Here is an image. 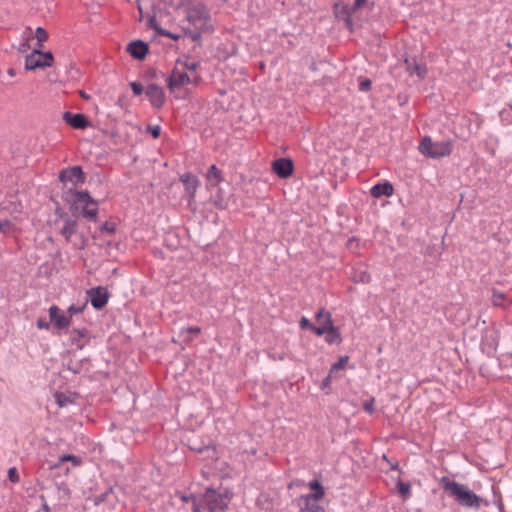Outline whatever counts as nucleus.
Segmentation results:
<instances>
[{
    "mask_svg": "<svg viewBox=\"0 0 512 512\" xmlns=\"http://www.w3.org/2000/svg\"><path fill=\"white\" fill-rule=\"evenodd\" d=\"M299 324H300V327L302 329H309V330H311V328L313 326V324L307 318H305V317L301 318Z\"/></svg>",
    "mask_w": 512,
    "mask_h": 512,
    "instance_id": "obj_45",
    "label": "nucleus"
},
{
    "mask_svg": "<svg viewBox=\"0 0 512 512\" xmlns=\"http://www.w3.org/2000/svg\"><path fill=\"white\" fill-rule=\"evenodd\" d=\"M48 37V33L44 28L37 27L35 31V38L37 40L35 49H42L44 47V42L48 40Z\"/></svg>",
    "mask_w": 512,
    "mask_h": 512,
    "instance_id": "obj_25",
    "label": "nucleus"
},
{
    "mask_svg": "<svg viewBox=\"0 0 512 512\" xmlns=\"http://www.w3.org/2000/svg\"><path fill=\"white\" fill-rule=\"evenodd\" d=\"M309 488L314 490V493L301 495L299 497V500H307V501L309 499L321 500L324 497V495H325L324 488L318 480L311 481L309 483Z\"/></svg>",
    "mask_w": 512,
    "mask_h": 512,
    "instance_id": "obj_19",
    "label": "nucleus"
},
{
    "mask_svg": "<svg viewBox=\"0 0 512 512\" xmlns=\"http://www.w3.org/2000/svg\"><path fill=\"white\" fill-rule=\"evenodd\" d=\"M331 377H332V374L329 373L328 376L323 379L322 384H321L322 389H325L326 387H328L330 385Z\"/></svg>",
    "mask_w": 512,
    "mask_h": 512,
    "instance_id": "obj_52",
    "label": "nucleus"
},
{
    "mask_svg": "<svg viewBox=\"0 0 512 512\" xmlns=\"http://www.w3.org/2000/svg\"><path fill=\"white\" fill-rule=\"evenodd\" d=\"M86 245V239L82 237L81 245L78 247L79 249H83Z\"/></svg>",
    "mask_w": 512,
    "mask_h": 512,
    "instance_id": "obj_56",
    "label": "nucleus"
},
{
    "mask_svg": "<svg viewBox=\"0 0 512 512\" xmlns=\"http://www.w3.org/2000/svg\"><path fill=\"white\" fill-rule=\"evenodd\" d=\"M150 73H151V75H152L153 77H155V76H156V71H155V70H151V71H150Z\"/></svg>",
    "mask_w": 512,
    "mask_h": 512,
    "instance_id": "obj_59",
    "label": "nucleus"
},
{
    "mask_svg": "<svg viewBox=\"0 0 512 512\" xmlns=\"http://www.w3.org/2000/svg\"><path fill=\"white\" fill-rule=\"evenodd\" d=\"M370 280H371V276L366 271H362L359 274L355 273L353 276L354 282L369 283Z\"/></svg>",
    "mask_w": 512,
    "mask_h": 512,
    "instance_id": "obj_32",
    "label": "nucleus"
},
{
    "mask_svg": "<svg viewBox=\"0 0 512 512\" xmlns=\"http://www.w3.org/2000/svg\"><path fill=\"white\" fill-rule=\"evenodd\" d=\"M56 486H57L58 492L60 494V496H59L60 499H63V500L70 499L71 491L65 482H61V483L57 484Z\"/></svg>",
    "mask_w": 512,
    "mask_h": 512,
    "instance_id": "obj_30",
    "label": "nucleus"
},
{
    "mask_svg": "<svg viewBox=\"0 0 512 512\" xmlns=\"http://www.w3.org/2000/svg\"><path fill=\"white\" fill-rule=\"evenodd\" d=\"M272 171L282 179L288 178L293 174L294 164L290 158H279L272 162Z\"/></svg>",
    "mask_w": 512,
    "mask_h": 512,
    "instance_id": "obj_12",
    "label": "nucleus"
},
{
    "mask_svg": "<svg viewBox=\"0 0 512 512\" xmlns=\"http://www.w3.org/2000/svg\"><path fill=\"white\" fill-rule=\"evenodd\" d=\"M55 399H56V402L57 404L60 406V407H64L67 402L69 401L68 397H66L63 393L61 392H57L55 393Z\"/></svg>",
    "mask_w": 512,
    "mask_h": 512,
    "instance_id": "obj_38",
    "label": "nucleus"
},
{
    "mask_svg": "<svg viewBox=\"0 0 512 512\" xmlns=\"http://www.w3.org/2000/svg\"><path fill=\"white\" fill-rule=\"evenodd\" d=\"M349 357L348 356H342L340 359L334 363L330 369V374H332L334 371L339 369H344L345 365L348 362Z\"/></svg>",
    "mask_w": 512,
    "mask_h": 512,
    "instance_id": "obj_33",
    "label": "nucleus"
},
{
    "mask_svg": "<svg viewBox=\"0 0 512 512\" xmlns=\"http://www.w3.org/2000/svg\"><path fill=\"white\" fill-rule=\"evenodd\" d=\"M180 65L181 60H178L170 76L167 78V86L171 92H175L176 90L191 83V75L186 71L181 70Z\"/></svg>",
    "mask_w": 512,
    "mask_h": 512,
    "instance_id": "obj_7",
    "label": "nucleus"
},
{
    "mask_svg": "<svg viewBox=\"0 0 512 512\" xmlns=\"http://www.w3.org/2000/svg\"><path fill=\"white\" fill-rule=\"evenodd\" d=\"M56 214L64 221H67V217H70L66 212H64L61 208L56 209Z\"/></svg>",
    "mask_w": 512,
    "mask_h": 512,
    "instance_id": "obj_51",
    "label": "nucleus"
},
{
    "mask_svg": "<svg viewBox=\"0 0 512 512\" xmlns=\"http://www.w3.org/2000/svg\"><path fill=\"white\" fill-rule=\"evenodd\" d=\"M440 484L445 492L461 506L468 508H479L483 499L469 490L465 485L452 481L447 476L440 479Z\"/></svg>",
    "mask_w": 512,
    "mask_h": 512,
    "instance_id": "obj_2",
    "label": "nucleus"
},
{
    "mask_svg": "<svg viewBox=\"0 0 512 512\" xmlns=\"http://www.w3.org/2000/svg\"><path fill=\"white\" fill-rule=\"evenodd\" d=\"M181 182L185 186V191L189 197V202L195 197V193L199 186L198 178L192 173H185L180 177Z\"/></svg>",
    "mask_w": 512,
    "mask_h": 512,
    "instance_id": "obj_17",
    "label": "nucleus"
},
{
    "mask_svg": "<svg viewBox=\"0 0 512 512\" xmlns=\"http://www.w3.org/2000/svg\"><path fill=\"white\" fill-rule=\"evenodd\" d=\"M127 51L133 58L143 60L149 52V46L142 40H135L128 44Z\"/></svg>",
    "mask_w": 512,
    "mask_h": 512,
    "instance_id": "obj_16",
    "label": "nucleus"
},
{
    "mask_svg": "<svg viewBox=\"0 0 512 512\" xmlns=\"http://www.w3.org/2000/svg\"><path fill=\"white\" fill-rule=\"evenodd\" d=\"M182 500H183L184 502H187V501L189 500V498H188V497H186V496H183V497H182Z\"/></svg>",
    "mask_w": 512,
    "mask_h": 512,
    "instance_id": "obj_60",
    "label": "nucleus"
},
{
    "mask_svg": "<svg viewBox=\"0 0 512 512\" xmlns=\"http://www.w3.org/2000/svg\"><path fill=\"white\" fill-rule=\"evenodd\" d=\"M329 328V324H326L325 321L323 322V325L320 326H312L311 330L318 336H321L325 333H327Z\"/></svg>",
    "mask_w": 512,
    "mask_h": 512,
    "instance_id": "obj_35",
    "label": "nucleus"
},
{
    "mask_svg": "<svg viewBox=\"0 0 512 512\" xmlns=\"http://www.w3.org/2000/svg\"><path fill=\"white\" fill-rule=\"evenodd\" d=\"M382 459L384 461H386L387 463H390V460L388 459V457L385 454L382 456Z\"/></svg>",
    "mask_w": 512,
    "mask_h": 512,
    "instance_id": "obj_58",
    "label": "nucleus"
},
{
    "mask_svg": "<svg viewBox=\"0 0 512 512\" xmlns=\"http://www.w3.org/2000/svg\"><path fill=\"white\" fill-rule=\"evenodd\" d=\"M71 461L74 466H79L81 464V459L75 455L72 454H65L59 457L58 463L51 466V468H57L60 466L61 463Z\"/></svg>",
    "mask_w": 512,
    "mask_h": 512,
    "instance_id": "obj_28",
    "label": "nucleus"
},
{
    "mask_svg": "<svg viewBox=\"0 0 512 512\" xmlns=\"http://www.w3.org/2000/svg\"><path fill=\"white\" fill-rule=\"evenodd\" d=\"M149 26H150L151 28H153V29H154L155 31H157V32H158V29H162L161 27H159V25H158L157 20H156V18H155V17H151V18L149 19Z\"/></svg>",
    "mask_w": 512,
    "mask_h": 512,
    "instance_id": "obj_50",
    "label": "nucleus"
},
{
    "mask_svg": "<svg viewBox=\"0 0 512 512\" xmlns=\"http://www.w3.org/2000/svg\"><path fill=\"white\" fill-rule=\"evenodd\" d=\"M184 331L187 332V333L200 334L201 333V328L198 327V326H192V327L184 328L183 332Z\"/></svg>",
    "mask_w": 512,
    "mask_h": 512,
    "instance_id": "obj_47",
    "label": "nucleus"
},
{
    "mask_svg": "<svg viewBox=\"0 0 512 512\" xmlns=\"http://www.w3.org/2000/svg\"><path fill=\"white\" fill-rule=\"evenodd\" d=\"M87 295L95 309H102L109 300V292L107 288L98 286L87 290Z\"/></svg>",
    "mask_w": 512,
    "mask_h": 512,
    "instance_id": "obj_10",
    "label": "nucleus"
},
{
    "mask_svg": "<svg viewBox=\"0 0 512 512\" xmlns=\"http://www.w3.org/2000/svg\"><path fill=\"white\" fill-rule=\"evenodd\" d=\"M100 231L102 233H107V234H113L115 233L116 231V226L114 223H110V222H105L101 227H100Z\"/></svg>",
    "mask_w": 512,
    "mask_h": 512,
    "instance_id": "obj_36",
    "label": "nucleus"
},
{
    "mask_svg": "<svg viewBox=\"0 0 512 512\" xmlns=\"http://www.w3.org/2000/svg\"><path fill=\"white\" fill-rule=\"evenodd\" d=\"M85 179V173L80 166H73L63 169L59 174V180L63 184L68 182H71L74 185L82 184L85 182Z\"/></svg>",
    "mask_w": 512,
    "mask_h": 512,
    "instance_id": "obj_9",
    "label": "nucleus"
},
{
    "mask_svg": "<svg viewBox=\"0 0 512 512\" xmlns=\"http://www.w3.org/2000/svg\"><path fill=\"white\" fill-rule=\"evenodd\" d=\"M80 96H81L83 99H86V100L90 99V96H89V95H87L84 91H80Z\"/></svg>",
    "mask_w": 512,
    "mask_h": 512,
    "instance_id": "obj_55",
    "label": "nucleus"
},
{
    "mask_svg": "<svg viewBox=\"0 0 512 512\" xmlns=\"http://www.w3.org/2000/svg\"><path fill=\"white\" fill-rule=\"evenodd\" d=\"M367 0H354V4L352 6V9L356 12L358 9H360Z\"/></svg>",
    "mask_w": 512,
    "mask_h": 512,
    "instance_id": "obj_49",
    "label": "nucleus"
},
{
    "mask_svg": "<svg viewBox=\"0 0 512 512\" xmlns=\"http://www.w3.org/2000/svg\"><path fill=\"white\" fill-rule=\"evenodd\" d=\"M54 57L51 52H42L41 49H34L25 59V69L35 70L37 68L51 67Z\"/></svg>",
    "mask_w": 512,
    "mask_h": 512,
    "instance_id": "obj_6",
    "label": "nucleus"
},
{
    "mask_svg": "<svg viewBox=\"0 0 512 512\" xmlns=\"http://www.w3.org/2000/svg\"><path fill=\"white\" fill-rule=\"evenodd\" d=\"M8 478L9 480L12 482V483H18L20 478H19V474H18V471L15 467H11L9 470H8Z\"/></svg>",
    "mask_w": 512,
    "mask_h": 512,
    "instance_id": "obj_37",
    "label": "nucleus"
},
{
    "mask_svg": "<svg viewBox=\"0 0 512 512\" xmlns=\"http://www.w3.org/2000/svg\"><path fill=\"white\" fill-rule=\"evenodd\" d=\"M355 11L352 9V6H348V5H343L341 7V10L339 12H337V15H341V17L344 19V21L346 22L347 26L349 28H351L352 26V19H351V16L352 14L354 13Z\"/></svg>",
    "mask_w": 512,
    "mask_h": 512,
    "instance_id": "obj_27",
    "label": "nucleus"
},
{
    "mask_svg": "<svg viewBox=\"0 0 512 512\" xmlns=\"http://www.w3.org/2000/svg\"><path fill=\"white\" fill-rule=\"evenodd\" d=\"M321 318H325V323L329 324L328 331L326 333L325 341L329 344L332 343H341V335L339 332V329L333 325L331 314L327 311H325L324 308H321L316 313V320L321 321Z\"/></svg>",
    "mask_w": 512,
    "mask_h": 512,
    "instance_id": "obj_8",
    "label": "nucleus"
},
{
    "mask_svg": "<svg viewBox=\"0 0 512 512\" xmlns=\"http://www.w3.org/2000/svg\"><path fill=\"white\" fill-rule=\"evenodd\" d=\"M191 498L193 500V512H203L205 510L204 506L202 507L194 497Z\"/></svg>",
    "mask_w": 512,
    "mask_h": 512,
    "instance_id": "obj_48",
    "label": "nucleus"
},
{
    "mask_svg": "<svg viewBox=\"0 0 512 512\" xmlns=\"http://www.w3.org/2000/svg\"><path fill=\"white\" fill-rule=\"evenodd\" d=\"M201 81V77L199 75L191 76V83L198 84Z\"/></svg>",
    "mask_w": 512,
    "mask_h": 512,
    "instance_id": "obj_53",
    "label": "nucleus"
},
{
    "mask_svg": "<svg viewBox=\"0 0 512 512\" xmlns=\"http://www.w3.org/2000/svg\"><path fill=\"white\" fill-rule=\"evenodd\" d=\"M300 511L301 512H325L323 506L317 503L318 500L309 499L307 500H299Z\"/></svg>",
    "mask_w": 512,
    "mask_h": 512,
    "instance_id": "obj_22",
    "label": "nucleus"
},
{
    "mask_svg": "<svg viewBox=\"0 0 512 512\" xmlns=\"http://www.w3.org/2000/svg\"><path fill=\"white\" fill-rule=\"evenodd\" d=\"M388 464L390 465L391 469H393V470H398L399 469L398 462H391L390 461V463H388Z\"/></svg>",
    "mask_w": 512,
    "mask_h": 512,
    "instance_id": "obj_54",
    "label": "nucleus"
},
{
    "mask_svg": "<svg viewBox=\"0 0 512 512\" xmlns=\"http://www.w3.org/2000/svg\"><path fill=\"white\" fill-rule=\"evenodd\" d=\"M83 360L70 359L67 363V369L73 374H79L82 371Z\"/></svg>",
    "mask_w": 512,
    "mask_h": 512,
    "instance_id": "obj_29",
    "label": "nucleus"
},
{
    "mask_svg": "<svg viewBox=\"0 0 512 512\" xmlns=\"http://www.w3.org/2000/svg\"><path fill=\"white\" fill-rule=\"evenodd\" d=\"M147 131L151 133V135L153 136V138H158L160 136V133H161V128L160 126H148L147 127Z\"/></svg>",
    "mask_w": 512,
    "mask_h": 512,
    "instance_id": "obj_43",
    "label": "nucleus"
},
{
    "mask_svg": "<svg viewBox=\"0 0 512 512\" xmlns=\"http://www.w3.org/2000/svg\"><path fill=\"white\" fill-rule=\"evenodd\" d=\"M64 200L70 203V210L74 214L80 207L82 208V215L91 221H96L97 218V202L90 196L88 191H73L70 189Z\"/></svg>",
    "mask_w": 512,
    "mask_h": 512,
    "instance_id": "obj_3",
    "label": "nucleus"
},
{
    "mask_svg": "<svg viewBox=\"0 0 512 512\" xmlns=\"http://www.w3.org/2000/svg\"><path fill=\"white\" fill-rule=\"evenodd\" d=\"M190 449L193 451H196L198 453H202L204 451H211L213 454H216L215 446H211V445H207V446L193 445V446H190Z\"/></svg>",
    "mask_w": 512,
    "mask_h": 512,
    "instance_id": "obj_34",
    "label": "nucleus"
},
{
    "mask_svg": "<svg viewBox=\"0 0 512 512\" xmlns=\"http://www.w3.org/2000/svg\"><path fill=\"white\" fill-rule=\"evenodd\" d=\"M207 180L213 185L216 186L220 182L223 181L222 172L216 165H211L207 172Z\"/></svg>",
    "mask_w": 512,
    "mask_h": 512,
    "instance_id": "obj_23",
    "label": "nucleus"
},
{
    "mask_svg": "<svg viewBox=\"0 0 512 512\" xmlns=\"http://www.w3.org/2000/svg\"><path fill=\"white\" fill-rule=\"evenodd\" d=\"M371 80L368 78L362 79L359 84L360 91H368L371 88Z\"/></svg>",
    "mask_w": 512,
    "mask_h": 512,
    "instance_id": "obj_42",
    "label": "nucleus"
},
{
    "mask_svg": "<svg viewBox=\"0 0 512 512\" xmlns=\"http://www.w3.org/2000/svg\"><path fill=\"white\" fill-rule=\"evenodd\" d=\"M229 502L230 498L226 493H219L211 488L203 495L204 509L208 512H225Z\"/></svg>",
    "mask_w": 512,
    "mask_h": 512,
    "instance_id": "obj_5",
    "label": "nucleus"
},
{
    "mask_svg": "<svg viewBox=\"0 0 512 512\" xmlns=\"http://www.w3.org/2000/svg\"><path fill=\"white\" fill-rule=\"evenodd\" d=\"M199 67V62L197 61H190V58L187 57L186 61H181L180 69L187 72V70L191 72H195L196 69Z\"/></svg>",
    "mask_w": 512,
    "mask_h": 512,
    "instance_id": "obj_31",
    "label": "nucleus"
},
{
    "mask_svg": "<svg viewBox=\"0 0 512 512\" xmlns=\"http://www.w3.org/2000/svg\"><path fill=\"white\" fill-rule=\"evenodd\" d=\"M60 312V308L56 305L49 308L50 323H52L57 329L68 328L71 323V317L65 316Z\"/></svg>",
    "mask_w": 512,
    "mask_h": 512,
    "instance_id": "obj_13",
    "label": "nucleus"
},
{
    "mask_svg": "<svg viewBox=\"0 0 512 512\" xmlns=\"http://www.w3.org/2000/svg\"><path fill=\"white\" fill-rule=\"evenodd\" d=\"M85 307H86V304H84L81 307H77L75 305L69 306V308H68L69 316L68 317H72V315L81 313L84 310Z\"/></svg>",
    "mask_w": 512,
    "mask_h": 512,
    "instance_id": "obj_40",
    "label": "nucleus"
},
{
    "mask_svg": "<svg viewBox=\"0 0 512 512\" xmlns=\"http://www.w3.org/2000/svg\"><path fill=\"white\" fill-rule=\"evenodd\" d=\"M158 34L162 35V36H166L168 38H171L173 40H178L180 38L179 35L177 34H174V33H171L165 29H158Z\"/></svg>",
    "mask_w": 512,
    "mask_h": 512,
    "instance_id": "obj_44",
    "label": "nucleus"
},
{
    "mask_svg": "<svg viewBox=\"0 0 512 512\" xmlns=\"http://www.w3.org/2000/svg\"><path fill=\"white\" fill-rule=\"evenodd\" d=\"M63 120L74 129H86L90 126V121L82 113L73 114L67 111L63 114Z\"/></svg>",
    "mask_w": 512,
    "mask_h": 512,
    "instance_id": "obj_14",
    "label": "nucleus"
},
{
    "mask_svg": "<svg viewBox=\"0 0 512 512\" xmlns=\"http://www.w3.org/2000/svg\"><path fill=\"white\" fill-rule=\"evenodd\" d=\"M78 223L76 220L71 217H67V221L64 223L63 228L60 231V234L64 236L66 242H70L72 235L77 233Z\"/></svg>",
    "mask_w": 512,
    "mask_h": 512,
    "instance_id": "obj_20",
    "label": "nucleus"
},
{
    "mask_svg": "<svg viewBox=\"0 0 512 512\" xmlns=\"http://www.w3.org/2000/svg\"><path fill=\"white\" fill-rule=\"evenodd\" d=\"M89 331L86 328L72 329L70 331V341L77 349H83L89 342Z\"/></svg>",
    "mask_w": 512,
    "mask_h": 512,
    "instance_id": "obj_15",
    "label": "nucleus"
},
{
    "mask_svg": "<svg viewBox=\"0 0 512 512\" xmlns=\"http://www.w3.org/2000/svg\"><path fill=\"white\" fill-rule=\"evenodd\" d=\"M130 87L135 95H141L144 92L142 84L138 82H131Z\"/></svg>",
    "mask_w": 512,
    "mask_h": 512,
    "instance_id": "obj_39",
    "label": "nucleus"
},
{
    "mask_svg": "<svg viewBox=\"0 0 512 512\" xmlns=\"http://www.w3.org/2000/svg\"><path fill=\"white\" fill-rule=\"evenodd\" d=\"M405 64L407 66V71L410 74H416L420 79H423L426 76V67L424 65L417 63L415 59H405Z\"/></svg>",
    "mask_w": 512,
    "mask_h": 512,
    "instance_id": "obj_21",
    "label": "nucleus"
},
{
    "mask_svg": "<svg viewBox=\"0 0 512 512\" xmlns=\"http://www.w3.org/2000/svg\"><path fill=\"white\" fill-rule=\"evenodd\" d=\"M363 409L369 414H372L374 412V398L365 401L363 403Z\"/></svg>",
    "mask_w": 512,
    "mask_h": 512,
    "instance_id": "obj_41",
    "label": "nucleus"
},
{
    "mask_svg": "<svg viewBox=\"0 0 512 512\" xmlns=\"http://www.w3.org/2000/svg\"><path fill=\"white\" fill-rule=\"evenodd\" d=\"M325 321V318H321V321H318L320 325H323V322Z\"/></svg>",
    "mask_w": 512,
    "mask_h": 512,
    "instance_id": "obj_61",
    "label": "nucleus"
},
{
    "mask_svg": "<svg viewBox=\"0 0 512 512\" xmlns=\"http://www.w3.org/2000/svg\"><path fill=\"white\" fill-rule=\"evenodd\" d=\"M397 491L403 500H407L411 495L410 483L403 482L402 480L399 479L397 482Z\"/></svg>",
    "mask_w": 512,
    "mask_h": 512,
    "instance_id": "obj_26",
    "label": "nucleus"
},
{
    "mask_svg": "<svg viewBox=\"0 0 512 512\" xmlns=\"http://www.w3.org/2000/svg\"><path fill=\"white\" fill-rule=\"evenodd\" d=\"M145 94L154 108H161L165 103V92L162 87L156 84H149L145 89Z\"/></svg>",
    "mask_w": 512,
    "mask_h": 512,
    "instance_id": "obj_11",
    "label": "nucleus"
},
{
    "mask_svg": "<svg viewBox=\"0 0 512 512\" xmlns=\"http://www.w3.org/2000/svg\"><path fill=\"white\" fill-rule=\"evenodd\" d=\"M491 301L493 306L495 307H502L506 308L511 304V301L507 299L506 295L502 292H499L497 290H493Z\"/></svg>",
    "mask_w": 512,
    "mask_h": 512,
    "instance_id": "obj_24",
    "label": "nucleus"
},
{
    "mask_svg": "<svg viewBox=\"0 0 512 512\" xmlns=\"http://www.w3.org/2000/svg\"><path fill=\"white\" fill-rule=\"evenodd\" d=\"M393 193H394V188L390 182L378 183V184L374 185L370 190V194L374 198H380L382 196L389 197Z\"/></svg>",
    "mask_w": 512,
    "mask_h": 512,
    "instance_id": "obj_18",
    "label": "nucleus"
},
{
    "mask_svg": "<svg viewBox=\"0 0 512 512\" xmlns=\"http://www.w3.org/2000/svg\"><path fill=\"white\" fill-rule=\"evenodd\" d=\"M186 19L194 29L185 28L184 31L193 41H198L202 33L213 31L210 13L203 4L199 3L188 8Z\"/></svg>",
    "mask_w": 512,
    "mask_h": 512,
    "instance_id": "obj_1",
    "label": "nucleus"
},
{
    "mask_svg": "<svg viewBox=\"0 0 512 512\" xmlns=\"http://www.w3.org/2000/svg\"><path fill=\"white\" fill-rule=\"evenodd\" d=\"M43 510L44 512H50V508L46 503L43 505Z\"/></svg>",
    "mask_w": 512,
    "mask_h": 512,
    "instance_id": "obj_57",
    "label": "nucleus"
},
{
    "mask_svg": "<svg viewBox=\"0 0 512 512\" xmlns=\"http://www.w3.org/2000/svg\"><path fill=\"white\" fill-rule=\"evenodd\" d=\"M419 151L430 158H440L451 154L452 144L449 141L433 142L431 138L425 137L419 145Z\"/></svg>",
    "mask_w": 512,
    "mask_h": 512,
    "instance_id": "obj_4",
    "label": "nucleus"
},
{
    "mask_svg": "<svg viewBox=\"0 0 512 512\" xmlns=\"http://www.w3.org/2000/svg\"><path fill=\"white\" fill-rule=\"evenodd\" d=\"M36 324L39 329H49L50 327V324L46 322L45 319L43 318H39Z\"/></svg>",
    "mask_w": 512,
    "mask_h": 512,
    "instance_id": "obj_46",
    "label": "nucleus"
}]
</instances>
